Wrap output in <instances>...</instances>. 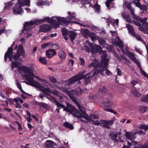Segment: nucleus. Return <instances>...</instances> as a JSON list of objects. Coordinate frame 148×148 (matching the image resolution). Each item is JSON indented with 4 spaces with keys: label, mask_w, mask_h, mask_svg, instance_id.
<instances>
[{
    "label": "nucleus",
    "mask_w": 148,
    "mask_h": 148,
    "mask_svg": "<svg viewBox=\"0 0 148 148\" xmlns=\"http://www.w3.org/2000/svg\"><path fill=\"white\" fill-rule=\"evenodd\" d=\"M45 22L51 24L52 25L55 26L56 28L59 26V24L55 19H50L49 17H47L43 19L36 20L34 21H31L29 22H25L24 24L23 31V33H24L25 31H26L25 33H27L31 30L32 29L31 25L34 24L38 25Z\"/></svg>",
    "instance_id": "obj_1"
},
{
    "label": "nucleus",
    "mask_w": 148,
    "mask_h": 148,
    "mask_svg": "<svg viewBox=\"0 0 148 148\" xmlns=\"http://www.w3.org/2000/svg\"><path fill=\"white\" fill-rule=\"evenodd\" d=\"M57 106L58 108H62L64 109V111H65L67 113H70L71 114L72 113V112L77 114H79V111L78 110L76 109L74 106L69 103L67 104L66 107H65L63 104H61L60 103H58Z\"/></svg>",
    "instance_id": "obj_2"
},
{
    "label": "nucleus",
    "mask_w": 148,
    "mask_h": 148,
    "mask_svg": "<svg viewBox=\"0 0 148 148\" xmlns=\"http://www.w3.org/2000/svg\"><path fill=\"white\" fill-rule=\"evenodd\" d=\"M18 70L23 71L24 73H26L27 75L25 74V76L26 79L29 82H32L34 80L33 76L30 73L32 72V70L29 67L24 66H19L18 67Z\"/></svg>",
    "instance_id": "obj_3"
},
{
    "label": "nucleus",
    "mask_w": 148,
    "mask_h": 148,
    "mask_svg": "<svg viewBox=\"0 0 148 148\" xmlns=\"http://www.w3.org/2000/svg\"><path fill=\"white\" fill-rule=\"evenodd\" d=\"M86 43H88L92 53H98L100 54H102V48L101 46L98 45H94L92 43H89L87 41H86Z\"/></svg>",
    "instance_id": "obj_4"
},
{
    "label": "nucleus",
    "mask_w": 148,
    "mask_h": 148,
    "mask_svg": "<svg viewBox=\"0 0 148 148\" xmlns=\"http://www.w3.org/2000/svg\"><path fill=\"white\" fill-rule=\"evenodd\" d=\"M108 66L104 68L103 67V65L101 66H100V68L99 69L96 70L93 73V76L97 75L98 73H100L101 75L103 76L104 74L102 73L104 70L106 71V73L108 75H111L112 74V73L108 70L107 68Z\"/></svg>",
    "instance_id": "obj_5"
},
{
    "label": "nucleus",
    "mask_w": 148,
    "mask_h": 148,
    "mask_svg": "<svg viewBox=\"0 0 148 148\" xmlns=\"http://www.w3.org/2000/svg\"><path fill=\"white\" fill-rule=\"evenodd\" d=\"M66 92L67 95L69 97L70 99L77 105L79 110L82 112L83 110H82V106L80 105L79 102L77 101V99L74 96V94L69 90H67Z\"/></svg>",
    "instance_id": "obj_6"
},
{
    "label": "nucleus",
    "mask_w": 148,
    "mask_h": 148,
    "mask_svg": "<svg viewBox=\"0 0 148 148\" xmlns=\"http://www.w3.org/2000/svg\"><path fill=\"white\" fill-rule=\"evenodd\" d=\"M79 76V75L73 76L68 80L65 81V84L66 86H70L75 82L81 79V77Z\"/></svg>",
    "instance_id": "obj_7"
},
{
    "label": "nucleus",
    "mask_w": 148,
    "mask_h": 148,
    "mask_svg": "<svg viewBox=\"0 0 148 148\" xmlns=\"http://www.w3.org/2000/svg\"><path fill=\"white\" fill-rule=\"evenodd\" d=\"M82 114H80L79 115L77 116V118L82 117L83 118L89 121H91L93 122V123L96 125H99L100 123L99 121L97 120L96 121H95L91 119L86 114L85 112L82 111Z\"/></svg>",
    "instance_id": "obj_8"
},
{
    "label": "nucleus",
    "mask_w": 148,
    "mask_h": 148,
    "mask_svg": "<svg viewBox=\"0 0 148 148\" xmlns=\"http://www.w3.org/2000/svg\"><path fill=\"white\" fill-rule=\"evenodd\" d=\"M106 52V51H102V54H103L102 56V59L100 62V65L101 66L103 65L104 68L108 66V60L107 58V54Z\"/></svg>",
    "instance_id": "obj_9"
},
{
    "label": "nucleus",
    "mask_w": 148,
    "mask_h": 148,
    "mask_svg": "<svg viewBox=\"0 0 148 148\" xmlns=\"http://www.w3.org/2000/svg\"><path fill=\"white\" fill-rule=\"evenodd\" d=\"M46 55L47 57L50 59L52 58L57 53L55 49H49L46 51Z\"/></svg>",
    "instance_id": "obj_10"
},
{
    "label": "nucleus",
    "mask_w": 148,
    "mask_h": 148,
    "mask_svg": "<svg viewBox=\"0 0 148 148\" xmlns=\"http://www.w3.org/2000/svg\"><path fill=\"white\" fill-rule=\"evenodd\" d=\"M51 29V26L48 24H43L40 26V29L43 32H47Z\"/></svg>",
    "instance_id": "obj_11"
},
{
    "label": "nucleus",
    "mask_w": 148,
    "mask_h": 148,
    "mask_svg": "<svg viewBox=\"0 0 148 148\" xmlns=\"http://www.w3.org/2000/svg\"><path fill=\"white\" fill-rule=\"evenodd\" d=\"M90 73H87L86 75H79V76L80 77H81V79L84 78L85 79V84H87L88 83H90V79H92L94 76H93V75L92 76H87Z\"/></svg>",
    "instance_id": "obj_12"
},
{
    "label": "nucleus",
    "mask_w": 148,
    "mask_h": 148,
    "mask_svg": "<svg viewBox=\"0 0 148 148\" xmlns=\"http://www.w3.org/2000/svg\"><path fill=\"white\" fill-rule=\"evenodd\" d=\"M22 6L18 3L16 4L15 6L12 9L13 12L14 14H20L22 11Z\"/></svg>",
    "instance_id": "obj_13"
},
{
    "label": "nucleus",
    "mask_w": 148,
    "mask_h": 148,
    "mask_svg": "<svg viewBox=\"0 0 148 148\" xmlns=\"http://www.w3.org/2000/svg\"><path fill=\"white\" fill-rule=\"evenodd\" d=\"M115 44L119 47L123 53H125V50L123 49V43L122 40L119 38L118 41H115Z\"/></svg>",
    "instance_id": "obj_14"
},
{
    "label": "nucleus",
    "mask_w": 148,
    "mask_h": 148,
    "mask_svg": "<svg viewBox=\"0 0 148 148\" xmlns=\"http://www.w3.org/2000/svg\"><path fill=\"white\" fill-rule=\"evenodd\" d=\"M45 95L49 96L51 93V91L49 88H46L43 86H42L40 90Z\"/></svg>",
    "instance_id": "obj_15"
},
{
    "label": "nucleus",
    "mask_w": 148,
    "mask_h": 148,
    "mask_svg": "<svg viewBox=\"0 0 148 148\" xmlns=\"http://www.w3.org/2000/svg\"><path fill=\"white\" fill-rule=\"evenodd\" d=\"M88 68H90L92 67H93L95 69V70L99 69L100 68V63L98 62H92L91 63L89 64L88 66Z\"/></svg>",
    "instance_id": "obj_16"
},
{
    "label": "nucleus",
    "mask_w": 148,
    "mask_h": 148,
    "mask_svg": "<svg viewBox=\"0 0 148 148\" xmlns=\"http://www.w3.org/2000/svg\"><path fill=\"white\" fill-rule=\"evenodd\" d=\"M30 0H18V3L22 7L29 5L30 6Z\"/></svg>",
    "instance_id": "obj_17"
},
{
    "label": "nucleus",
    "mask_w": 148,
    "mask_h": 148,
    "mask_svg": "<svg viewBox=\"0 0 148 148\" xmlns=\"http://www.w3.org/2000/svg\"><path fill=\"white\" fill-rule=\"evenodd\" d=\"M30 86L38 89L40 90L41 87L42 86L39 83L35 81V80L33 82H31Z\"/></svg>",
    "instance_id": "obj_18"
},
{
    "label": "nucleus",
    "mask_w": 148,
    "mask_h": 148,
    "mask_svg": "<svg viewBox=\"0 0 148 148\" xmlns=\"http://www.w3.org/2000/svg\"><path fill=\"white\" fill-rule=\"evenodd\" d=\"M45 145H46V147H50L51 148L53 147V145H55L54 144L56 145V144L54 142L50 140H47L45 142Z\"/></svg>",
    "instance_id": "obj_19"
},
{
    "label": "nucleus",
    "mask_w": 148,
    "mask_h": 148,
    "mask_svg": "<svg viewBox=\"0 0 148 148\" xmlns=\"http://www.w3.org/2000/svg\"><path fill=\"white\" fill-rule=\"evenodd\" d=\"M58 57L62 59H64L66 58V55L65 52L60 51L58 53Z\"/></svg>",
    "instance_id": "obj_20"
},
{
    "label": "nucleus",
    "mask_w": 148,
    "mask_h": 148,
    "mask_svg": "<svg viewBox=\"0 0 148 148\" xmlns=\"http://www.w3.org/2000/svg\"><path fill=\"white\" fill-rule=\"evenodd\" d=\"M126 27H127L129 33L133 36L135 32H134V29L132 26L130 24H128L126 25Z\"/></svg>",
    "instance_id": "obj_21"
},
{
    "label": "nucleus",
    "mask_w": 148,
    "mask_h": 148,
    "mask_svg": "<svg viewBox=\"0 0 148 148\" xmlns=\"http://www.w3.org/2000/svg\"><path fill=\"white\" fill-rule=\"evenodd\" d=\"M69 32L70 33V34H69V37L71 41H73L75 39L77 34L74 31H70Z\"/></svg>",
    "instance_id": "obj_22"
},
{
    "label": "nucleus",
    "mask_w": 148,
    "mask_h": 148,
    "mask_svg": "<svg viewBox=\"0 0 148 148\" xmlns=\"http://www.w3.org/2000/svg\"><path fill=\"white\" fill-rule=\"evenodd\" d=\"M127 52L128 53V57L133 61L134 62H136L137 61V60L136 59V58L134 56V54L130 52L129 51H127Z\"/></svg>",
    "instance_id": "obj_23"
},
{
    "label": "nucleus",
    "mask_w": 148,
    "mask_h": 148,
    "mask_svg": "<svg viewBox=\"0 0 148 148\" xmlns=\"http://www.w3.org/2000/svg\"><path fill=\"white\" fill-rule=\"evenodd\" d=\"M63 125L67 128L72 130L73 129V126L72 124L69 123L67 122H65L63 124Z\"/></svg>",
    "instance_id": "obj_24"
},
{
    "label": "nucleus",
    "mask_w": 148,
    "mask_h": 148,
    "mask_svg": "<svg viewBox=\"0 0 148 148\" xmlns=\"http://www.w3.org/2000/svg\"><path fill=\"white\" fill-rule=\"evenodd\" d=\"M51 93L53 94L58 97L61 100L63 98L62 97L60 93L57 90H53V91H51Z\"/></svg>",
    "instance_id": "obj_25"
},
{
    "label": "nucleus",
    "mask_w": 148,
    "mask_h": 148,
    "mask_svg": "<svg viewBox=\"0 0 148 148\" xmlns=\"http://www.w3.org/2000/svg\"><path fill=\"white\" fill-rule=\"evenodd\" d=\"M58 19V21L65 23H69L70 21H67L65 18L58 17L56 18Z\"/></svg>",
    "instance_id": "obj_26"
},
{
    "label": "nucleus",
    "mask_w": 148,
    "mask_h": 148,
    "mask_svg": "<svg viewBox=\"0 0 148 148\" xmlns=\"http://www.w3.org/2000/svg\"><path fill=\"white\" fill-rule=\"evenodd\" d=\"M132 93L135 97H139L141 96L140 93L135 88L132 89Z\"/></svg>",
    "instance_id": "obj_27"
},
{
    "label": "nucleus",
    "mask_w": 148,
    "mask_h": 148,
    "mask_svg": "<svg viewBox=\"0 0 148 148\" xmlns=\"http://www.w3.org/2000/svg\"><path fill=\"white\" fill-rule=\"evenodd\" d=\"M82 34L84 36H89L90 34L89 31L87 29H82Z\"/></svg>",
    "instance_id": "obj_28"
},
{
    "label": "nucleus",
    "mask_w": 148,
    "mask_h": 148,
    "mask_svg": "<svg viewBox=\"0 0 148 148\" xmlns=\"http://www.w3.org/2000/svg\"><path fill=\"white\" fill-rule=\"evenodd\" d=\"M107 90V87L105 86H103L101 87L99 90V92L101 93H104Z\"/></svg>",
    "instance_id": "obj_29"
},
{
    "label": "nucleus",
    "mask_w": 148,
    "mask_h": 148,
    "mask_svg": "<svg viewBox=\"0 0 148 148\" xmlns=\"http://www.w3.org/2000/svg\"><path fill=\"white\" fill-rule=\"evenodd\" d=\"M46 58V57L44 58L40 57L39 58V61L43 64H46L47 63V60H45Z\"/></svg>",
    "instance_id": "obj_30"
},
{
    "label": "nucleus",
    "mask_w": 148,
    "mask_h": 148,
    "mask_svg": "<svg viewBox=\"0 0 148 148\" xmlns=\"http://www.w3.org/2000/svg\"><path fill=\"white\" fill-rule=\"evenodd\" d=\"M140 30L144 33L148 35V27H140Z\"/></svg>",
    "instance_id": "obj_31"
},
{
    "label": "nucleus",
    "mask_w": 148,
    "mask_h": 148,
    "mask_svg": "<svg viewBox=\"0 0 148 148\" xmlns=\"http://www.w3.org/2000/svg\"><path fill=\"white\" fill-rule=\"evenodd\" d=\"M100 5L96 3L94 5V8L97 12L99 13L100 11Z\"/></svg>",
    "instance_id": "obj_32"
},
{
    "label": "nucleus",
    "mask_w": 148,
    "mask_h": 148,
    "mask_svg": "<svg viewBox=\"0 0 148 148\" xmlns=\"http://www.w3.org/2000/svg\"><path fill=\"white\" fill-rule=\"evenodd\" d=\"M89 36L91 38L92 41L97 39L96 35L94 32L90 33Z\"/></svg>",
    "instance_id": "obj_33"
},
{
    "label": "nucleus",
    "mask_w": 148,
    "mask_h": 148,
    "mask_svg": "<svg viewBox=\"0 0 148 148\" xmlns=\"http://www.w3.org/2000/svg\"><path fill=\"white\" fill-rule=\"evenodd\" d=\"M61 32L64 36H66L68 34V30L65 28L62 29Z\"/></svg>",
    "instance_id": "obj_34"
},
{
    "label": "nucleus",
    "mask_w": 148,
    "mask_h": 148,
    "mask_svg": "<svg viewBox=\"0 0 148 148\" xmlns=\"http://www.w3.org/2000/svg\"><path fill=\"white\" fill-rule=\"evenodd\" d=\"M147 108L146 106H141L139 107V110L141 113H143L146 111Z\"/></svg>",
    "instance_id": "obj_35"
},
{
    "label": "nucleus",
    "mask_w": 148,
    "mask_h": 148,
    "mask_svg": "<svg viewBox=\"0 0 148 148\" xmlns=\"http://www.w3.org/2000/svg\"><path fill=\"white\" fill-rule=\"evenodd\" d=\"M83 26L86 27H90L92 26V24L89 22H85L84 24H81Z\"/></svg>",
    "instance_id": "obj_36"
},
{
    "label": "nucleus",
    "mask_w": 148,
    "mask_h": 148,
    "mask_svg": "<svg viewBox=\"0 0 148 148\" xmlns=\"http://www.w3.org/2000/svg\"><path fill=\"white\" fill-rule=\"evenodd\" d=\"M32 72H30V73H31V74L33 76V77H34L35 78H37L38 79H39V80L41 82H42V81H43L45 82H46V80L45 79H39V77H38L35 75H34V72L32 70Z\"/></svg>",
    "instance_id": "obj_37"
},
{
    "label": "nucleus",
    "mask_w": 148,
    "mask_h": 148,
    "mask_svg": "<svg viewBox=\"0 0 148 148\" xmlns=\"http://www.w3.org/2000/svg\"><path fill=\"white\" fill-rule=\"evenodd\" d=\"M17 50L20 51L22 54H23L24 53L23 47L21 45H19L18 48Z\"/></svg>",
    "instance_id": "obj_38"
},
{
    "label": "nucleus",
    "mask_w": 148,
    "mask_h": 148,
    "mask_svg": "<svg viewBox=\"0 0 148 148\" xmlns=\"http://www.w3.org/2000/svg\"><path fill=\"white\" fill-rule=\"evenodd\" d=\"M141 99L143 102L148 103V97L147 95L145 96H142Z\"/></svg>",
    "instance_id": "obj_39"
},
{
    "label": "nucleus",
    "mask_w": 148,
    "mask_h": 148,
    "mask_svg": "<svg viewBox=\"0 0 148 148\" xmlns=\"http://www.w3.org/2000/svg\"><path fill=\"white\" fill-rule=\"evenodd\" d=\"M13 49L12 47H10L9 48L8 50L6 52V53H7L8 55H12L13 54Z\"/></svg>",
    "instance_id": "obj_40"
},
{
    "label": "nucleus",
    "mask_w": 148,
    "mask_h": 148,
    "mask_svg": "<svg viewBox=\"0 0 148 148\" xmlns=\"http://www.w3.org/2000/svg\"><path fill=\"white\" fill-rule=\"evenodd\" d=\"M49 79L53 83H55L57 82L56 78L53 76L49 77Z\"/></svg>",
    "instance_id": "obj_41"
},
{
    "label": "nucleus",
    "mask_w": 148,
    "mask_h": 148,
    "mask_svg": "<svg viewBox=\"0 0 148 148\" xmlns=\"http://www.w3.org/2000/svg\"><path fill=\"white\" fill-rule=\"evenodd\" d=\"M133 36L135 37L138 40L140 41L141 40V37L140 35L138 34L135 33V34H133Z\"/></svg>",
    "instance_id": "obj_42"
},
{
    "label": "nucleus",
    "mask_w": 148,
    "mask_h": 148,
    "mask_svg": "<svg viewBox=\"0 0 148 148\" xmlns=\"http://www.w3.org/2000/svg\"><path fill=\"white\" fill-rule=\"evenodd\" d=\"M139 8L140 10H143L146 11L148 9L146 6L145 5L142 4L140 6Z\"/></svg>",
    "instance_id": "obj_43"
},
{
    "label": "nucleus",
    "mask_w": 148,
    "mask_h": 148,
    "mask_svg": "<svg viewBox=\"0 0 148 148\" xmlns=\"http://www.w3.org/2000/svg\"><path fill=\"white\" fill-rule=\"evenodd\" d=\"M125 137L127 139L130 140L131 138V136H130V134L129 132H127L125 135Z\"/></svg>",
    "instance_id": "obj_44"
},
{
    "label": "nucleus",
    "mask_w": 148,
    "mask_h": 148,
    "mask_svg": "<svg viewBox=\"0 0 148 148\" xmlns=\"http://www.w3.org/2000/svg\"><path fill=\"white\" fill-rule=\"evenodd\" d=\"M90 118L91 119H92V118H93V119H97V120H97H98V116H97L95 114H91L90 115Z\"/></svg>",
    "instance_id": "obj_45"
},
{
    "label": "nucleus",
    "mask_w": 148,
    "mask_h": 148,
    "mask_svg": "<svg viewBox=\"0 0 148 148\" xmlns=\"http://www.w3.org/2000/svg\"><path fill=\"white\" fill-rule=\"evenodd\" d=\"M19 65L18 63L16 62H12V69H13L14 66L15 67H18Z\"/></svg>",
    "instance_id": "obj_46"
},
{
    "label": "nucleus",
    "mask_w": 148,
    "mask_h": 148,
    "mask_svg": "<svg viewBox=\"0 0 148 148\" xmlns=\"http://www.w3.org/2000/svg\"><path fill=\"white\" fill-rule=\"evenodd\" d=\"M51 44V43L50 42L43 43L41 47L42 49H44Z\"/></svg>",
    "instance_id": "obj_47"
},
{
    "label": "nucleus",
    "mask_w": 148,
    "mask_h": 148,
    "mask_svg": "<svg viewBox=\"0 0 148 148\" xmlns=\"http://www.w3.org/2000/svg\"><path fill=\"white\" fill-rule=\"evenodd\" d=\"M113 0H107L106 2V6L108 8L110 6V5L112 3V2Z\"/></svg>",
    "instance_id": "obj_48"
},
{
    "label": "nucleus",
    "mask_w": 148,
    "mask_h": 148,
    "mask_svg": "<svg viewBox=\"0 0 148 148\" xmlns=\"http://www.w3.org/2000/svg\"><path fill=\"white\" fill-rule=\"evenodd\" d=\"M140 72L145 77L148 78V75L146 73L145 71H143L142 69L140 70Z\"/></svg>",
    "instance_id": "obj_49"
},
{
    "label": "nucleus",
    "mask_w": 148,
    "mask_h": 148,
    "mask_svg": "<svg viewBox=\"0 0 148 148\" xmlns=\"http://www.w3.org/2000/svg\"><path fill=\"white\" fill-rule=\"evenodd\" d=\"M12 3L11 2H9L8 3V5L5 6L4 8L5 10L9 9L10 7L12 5Z\"/></svg>",
    "instance_id": "obj_50"
},
{
    "label": "nucleus",
    "mask_w": 148,
    "mask_h": 148,
    "mask_svg": "<svg viewBox=\"0 0 148 148\" xmlns=\"http://www.w3.org/2000/svg\"><path fill=\"white\" fill-rule=\"evenodd\" d=\"M79 60H80L81 63L80 64L82 66H84L85 64V61L83 58H79Z\"/></svg>",
    "instance_id": "obj_51"
},
{
    "label": "nucleus",
    "mask_w": 148,
    "mask_h": 148,
    "mask_svg": "<svg viewBox=\"0 0 148 148\" xmlns=\"http://www.w3.org/2000/svg\"><path fill=\"white\" fill-rule=\"evenodd\" d=\"M35 104L36 105L40 106H42L43 107H45V103H42V102H39L37 101H36L35 102Z\"/></svg>",
    "instance_id": "obj_52"
},
{
    "label": "nucleus",
    "mask_w": 148,
    "mask_h": 148,
    "mask_svg": "<svg viewBox=\"0 0 148 148\" xmlns=\"http://www.w3.org/2000/svg\"><path fill=\"white\" fill-rule=\"evenodd\" d=\"M112 103L110 102H108L107 103H105L104 104V105L105 106H106L110 108L112 106Z\"/></svg>",
    "instance_id": "obj_53"
},
{
    "label": "nucleus",
    "mask_w": 148,
    "mask_h": 148,
    "mask_svg": "<svg viewBox=\"0 0 148 148\" xmlns=\"http://www.w3.org/2000/svg\"><path fill=\"white\" fill-rule=\"evenodd\" d=\"M51 46L53 48H54V49H55V51L56 50L58 49L59 48V47L57 44H53Z\"/></svg>",
    "instance_id": "obj_54"
},
{
    "label": "nucleus",
    "mask_w": 148,
    "mask_h": 148,
    "mask_svg": "<svg viewBox=\"0 0 148 148\" xmlns=\"http://www.w3.org/2000/svg\"><path fill=\"white\" fill-rule=\"evenodd\" d=\"M104 123L103 124L104 127L108 129L110 128V127L109 126V125L107 122H105V120H104Z\"/></svg>",
    "instance_id": "obj_55"
},
{
    "label": "nucleus",
    "mask_w": 148,
    "mask_h": 148,
    "mask_svg": "<svg viewBox=\"0 0 148 148\" xmlns=\"http://www.w3.org/2000/svg\"><path fill=\"white\" fill-rule=\"evenodd\" d=\"M7 100L8 101V102L9 104L10 105H13L14 104V102L12 100V99L10 98H6Z\"/></svg>",
    "instance_id": "obj_56"
},
{
    "label": "nucleus",
    "mask_w": 148,
    "mask_h": 148,
    "mask_svg": "<svg viewBox=\"0 0 148 148\" xmlns=\"http://www.w3.org/2000/svg\"><path fill=\"white\" fill-rule=\"evenodd\" d=\"M136 2H135V4L138 7V8H139L140 6L141 5V4L140 2H139V0H136Z\"/></svg>",
    "instance_id": "obj_57"
},
{
    "label": "nucleus",
    "mask_w": 148,
    "mask_h": 148,
    "mask_svg": "<svg viewBox=\"0 0 148 148\" xmlns=\"http://www.w3.org/2000/svg\"><path fill=\"white\" fill-rule=\"evenodd\" d=\"M12 56L13 57V58L14 59V60H16L20 56V55H18L16 54H15L14 55L12 54Z\"/></svg>",
    "instance_id": "obj_58"
},
{
    "label": "nucleus",
    "mask_w": 148,
    "mask_h": 148,
    "mask_svg": "<svg viewBox=\"0 0 148 148\" xmlns=\"http://www.w3.org/2000/svg\"><path fill=\"white\" fill-rule=\"evenodd\" d=\"M105 122H107L108 124L110 125H112L114 123V121L112 120L109 121H106Z\"/></svg>",
    "instance_id": "obj_59"
},
{
    "label": "nucleus",
    "mask_w": 148,
    "mask_h": 148,
    "mask_svg": "<svg viewBox=\"0 0 148 148\" xmlns=\"http://www.w3.org/2000/svg\"><path fill=\"white\" fill-rule=\"evenodd\" d=\"M141 148H148V140L146 142V144L143 145Z\"/></svg>",
    "instance_id": "obj_60"
},
{
    "label": "nucleus",
    "mask_w": 148,
    "mask_h": 148,
    "mask_svg": "<svg viewBox=\"0 0 148 148\" xmlns=\"http://www.w3.org/2000/svg\"><path fill=\"white\" fill-rule=\"evenodd\" d=\"M16 82V86H17V87L18 89H21V88H22L21 85V84L19 83L18 80H17Z\"/></svg>",
    "instance_id": "obj_61"
},
{
    "label": "nucleus",
    "mask_w": 148,
    "mask_h": 148,
    "mask_svg": "<svg viewBox=\"0 0 148 148\" xmlns=\"http://www.w3.org/2000/svg\"><path fill=\"white\" fill-rule=\"evenodd\" d=\"M15 107L17 108L21 109V108L22 106L18 102L17 103H16L15 105Z\"/></svg>",
    "instance_id": "obj_62"
},
{
    "label": "nucleus",
    "mask_w": 148,
    "mask_h": 148,
    "mask_svg": "<svg viewBox=\"0 0 148 148\" xmlns=\"http://www.w3.org/2000/svg\"><path fill=\"white\" fill-rule=\"evenodd\" d=\"M106 111H108L109 112H111L112 113H113L114 114H117V112L114 110H112V109H108L107 110H106Z\"/></svg>",
    "instance_id": "obj_63"
},
{
    "label": "nucleus",
    "mask_w": 148,
    "mask_h": 148,
    "mask_svg": "<svg viewBox=\"0 0 148 148\" xmlns=\"http://www.w3.org/2000/svg\"><path fill=\"white\" fill-rule=\"evenodd\" d=\"M16 123L18 125V130L19 131L21 130H22V126L19 123L17 122Z\"/></svg>",
    "instance_id": "obj_64"
}]
</instances>
